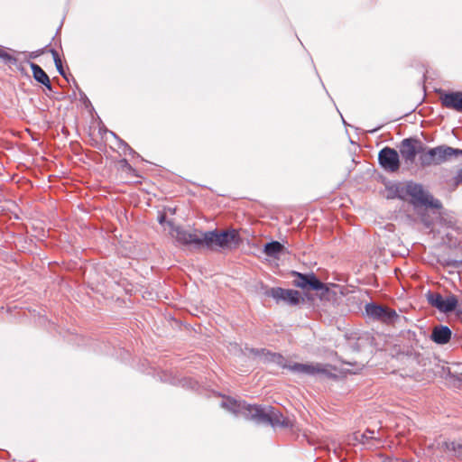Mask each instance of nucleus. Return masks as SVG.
Returning <instances> with one entry per match:
<instances>
[{"label":"nucleus","mask_w":462,"mask_h":462,"mask_svg":"<svg viewBox=\"0 0 462 462\" xmlns=\"http://www.w3.org/2000/svg\"><path fill=\"white\" fill-rule=\"evenodd\" d=\"M234 412H241L246 419L257 424L271 425L272 427L292 428V421L284 417L281 411L273 406L250 405L245 402L229 401L223 402Z\"/></svg>","instance_id":"1"},{"label":"nucleus","mask_w":462,"mask_h":462,"mask_svg":"<svg viewBox=\"0 0 462 462\" xmlns=\"http://www.w3.org/2000/svg\"><path fill=\"white\" fill-rule=\"evenodd\" d=\"M460 155H462L461 149L443 144L428 149L423 154L420 155V162L422 167H430L431 165H440L450 161L453 157Z\"/></svg>","instance_id":"2"},{"label":"nucleus","mask_w":462,"mask_h":462,"mask_svg":"<svg viewBox=\"0 0 462 462\" xmlns=\"http://www.w3.org/2000/svg\"><path fill=\"white\" fill-rule=\"evenodd\" d=\"M239 242L240 237L236 229H227L221 232L216 229L204 233V245L207 249L227 248L231 247L232 245H237Z\"/></svg>","instance_id":"3"},{"label":"nucleus","mask_w":462,"mask_h":462,"mask_svg":"<svg viewBox=\"0 0 462 462\" xmlns=\"http://www.w3.org/2000/svg\"><path fill=\"white\" fill-rule=\"evenodd\" d=\"M172 236L181 245L190 246L194 249H201L205 247L204 245V233L195 230L189 232L182 227L177 226L173 228Z\"/></svg>","instance_id":"4"},{"label":"nucleus","mask_w":462,"mask_h":462,"mask_svg":"<svg viewBox=\"0 0 462 462\" xmlns=\"http://www.w3.org/2000/svg\"><path fill=\"white\" fill-rule=\"evenodd\" d=\"M425 150L423 143L415 137L403 139L399 146L400 154L407 164H413L417 154H423Z\"/></svg>","instance_id":"5"},{"label":"nucleus","mask_w":462,"mask_h":462,"mask_svg":"<svg viewBox=\"0 0 462 462\" xmlns=\"http://www.w3.org/2000/svg\"><path fill=\"white\" fill-rule=\"evenodd\" d=\"M295 279L293 283L296 287L303 290H313L320 292V297L323 298L328 292V286L319 281L314 273H300L293 272Z\"/></svg>","instance_id":"6"},{"label":"nucleus","mask_w":462,"mask_h":462,"mask_svg":"<svg viewBox=\"0 0 462 462\" xmlns=\"http://www.w3.org/2000/svg\"><path fill=\"white\" fill-rule=\"evenodd\" d=\"M408 194L415 200L416 203L433 208H440L441 203L439 199H434L430 194L426 192L420 184H411L407 188Z\"/></svg>","instance_id":"7"},{"label":"nucleus","mask_w":462,"mask_h":462,"mask_svg":"<svg viewBox=\"0 0 462 462\" xmlns=\"http://www.w3.org/2000/svg\"><path fill=\"white\" fill-rule=\"evenodd\" d=\"M365 313L369 318L374 320L388 324L393 323L395 319L399 318L395 310L374 303L366 304Z\"/></svg>","instance_id":"8"},{"label":"nucleus","mask_w":462,"mask_h":462,"mask_svg":"<svg viewBox=\"0 0 462 462\" xmlns=\"http://www.w3.org/2000/svg\"><path fill=\"white\" fill-rule=\"evenodd\" d=\"M378 161L386 171L395 172L400 168V158L397 151L391 147L383 148L378 154Z\"/></svg>","instance_id":"9"},{"label":"nucleus","mask_w":462,"mask_h":462,"mask_svg":"<svg viewBox=\"0 0 462 462\" xmlns=\"http://www.w3.org/2000/svg\"><path fill=\"white\" fill-rule=\"evenodd\" d=\"M328 365L320 363H311V364H300V363H293L290 364L287 362V366L285 368L296 374H302L308 375H316V374H329L328 371Z\"/></svg>","instance_id":"10"},{"label":"nucleus","mask_w":462,"mask_h":462,"mask_svg":"<svg viewBox=\"0 0 462 462\" xmlns=\"http://www.w3.org/2000/svg\"><path fill=\"white\" fill-rule=\"evenodd\" d=\"M266 295L273 298L277 302L284 301L291 306L298 305L300 301V293L295 290L272 288L266 291Z\"/></svg>","instance_id":"11"},{"label":"nucleus","mask_w":462,"mask_h":462,"mask_svg":"<svg viewBox=\"0 0 462 462\" xmlns=\"http://www.w3.org/2000/svg\"><path fill=\"white\" fill-rule=\"evenodd\" d=\"M440 102L444 107L462 113V91L445 93L440 97Z\"/></svg>","instance_id":"12"},{"label":"nucleus","mask_w":462,"mask_h":462,"mask_svg":"<svg viewBox=\"0 0 462 462\" xmlns=\"http://www.w3.org/2000/svg\"><path fill=\"white\" fill-rule=\"evenodd\" d=\"M438 448L450 457L462 459V442L443 440L438 443Z\"/></svg>","instance_id":"13"},{"label":"nucleus","mask_w":462,"mask_h":462,"mask_svg":"<svg viewBox=\"0 0 462 462\" xmlns=\"http://www.w3.org/2000/svg\"><path fill=\"white\" fill-rule=\"evenodd\" d=\"M452 331L445 325H437L433 327L430 339L438 345H445L451 339Z\"/></svg>","instance_id":"14"},{"label":"nucleus","mask_w":462,"mask_h":462,"mask_svg":"<svg viewBox=\"0 0 462 462\" xmlns=\"http://www.w3.org/2000/svg\"><path fill=\"white\" fill-rule=\"evenodd\" d=\"M251 352L255 356H262L264 362L274 363L279 366L285 368L287 366V360L278 353H273L264 348L252 349Z\"/></svg>","instance_id":"15"},{"label":"nucleus","mask_w":462,"mask_h":462,"mask_svg":"<svg viewBox=\"0 0 462 462\" xmlns=\"http://www.w3.org/2000/svg\"><path fill=\"white\" fill-rule=\"evenodd\" d=\"M30 67L32 71V76L34 79L45 86L49 90L52 89L51 83L50 81L49 76L46 74V72L37 64L31 63Z\"/></svg>","instance_id":"16"},{"label":"nucleus","mask_w":462,"mask_h":462,"mask_svg":"<svg viewBox=\"0 0 462 462\" xmlns=\"http://www.w3.org/2000/svg\"><path fill=\"white\" fill-rule=\"evenodd\" d=\"M283 250L284 246L280 242L272 241L264 245L263 253L272 258H279Z\"/></svg>","instance_id":"17"},{"label":"nucleus","mask_w":462,"mask_h":462,"mask_svg":"<svg viewBox=\"0 0 462 462\" xmlns=\"http://www.w3.org/2000/svg\"><path fill=\"white\" fill-rule=\"evenodd\" d=\"M457 304V298L454 294H450L447 298H444L439 310L443 313H449L456 310Z\"/></svg>","instance_id":"18"},{"label":"nucleus","mask_w":462,"mask_h":462,"mask_svg":"<svg viewBox=\"0 0 462 462\" xmlns=\"http://www.w3.org/2000/svg\"><path fill=\"white\" fill-rule=\"evenodd\" d=\"M426 298L429 304L436 308L437 310H439L444 300L443 296L440 293L432 291H428V293L426 294Z\"/></svg>","instance_id":"19"},{"label":"nucleus","mask_w":462,"mask_h":462,"mask_svg":"<svg viewBox=\"0 0 462 462\" xmlns=\"http://www.w3.org/2000/svg\"><path fill=\"white\" fill-rule=\"evenodd\" d=\"M374 430H366L364 433L356 434V439L360 441L361 443L365 444L369 439H374Z\"/></svg>","instance_id":"20"},{"label":"nucleus","mask_w":462,"mask_h":462,"mask_svg":"<svg viewBox=\"0 0 462 462\" xmlns=\"http://www.w3.org/2000/svg\"><path fill=\"white\" fill-rule=\"evenodd\" d=\"M0 59H2L5 63L15 61V59L10 55L8 52L5 51L3 47L0 46Z\"/></svg>","instance_id":"21"},{"label":"nucleus","mask_w":462,"mask_h":462,"mask_svg":"<svg viewBox=\"0 0 462 462\" xmlns=\"http://www.w3.org/2000/svg\"><path fill=\"white\" fill-rule=\"evenodd\" d=\"M347 346L353 352H359L361 349L358 340H356V341L348 340Z\"/></svg>","instance_id":"22"},{"label":"nucleus","mask_w":462,"mask_h":462,"mask_svg":"<svg viewBox=\"0 0 462 462\" xmlns=\"http://www.w3.org/2000/svg\"><path fill=\"white\" fill-rule=\"evenodd\" d=\"M455 185H462V168L457 171L453 178Z\"/></svg>","instance_id":"23"},{"label":"nucleus","mask_w":462,"mask_h":462,"mask_svg":"<svg viewBox=\"0 0 462 462\" xmlns=\"http://www.w3.org/2000/svg\"><path fill=\"white\" fill-rule=\"evenodd\" d=\"M55 66H56V69L58 70V72L63 76L64 78H66L65 76V72H64V69H63V66H62V61H61V59L56 60L55 62Z\"/></svg>","instance_id":"24"},{"label":"nucleus","mask_w":462,"mask_h":462,"mask_svg":"<svg viewBox=\"0 0 462 462\" xmlns=\"http://www.w3.org/2000/svg\"><path fill=\"white\" fill-rule=\"evenodd\" d=\"M50 52H51V55H52V58H53L54 62H55L56 60H60V55H59V53H58V51H57L56 50H54V49H51V50H50Z\"/></svg>","instance_id":"25"},{"label":"nucleus","mask_w":462,"mask_h":462,"mask_svg":"<svg viewBox=\"0 0 462 462\" xmlns=\"http://www.w3.org/2000/svg\"><path fill=\"white\" fill-rule=\"evenodd\" d=\"M447 265H451V266L456 267V266H457V261H450V262H448V263H447Z\"/></svg>","instance_id":"26"},{"label":"nucleus","mask_w":462,"mask_h":462,"mask_svg":"<svg viewBox=\"0 0 462 462\" xmlns=\"http://www.w3.org/2000/svg\"><path fill=\"white\" fill-rule=\"evenodd\" d=\"M165 218H166L165 215H162V216H160V217H159V222H160L161 224H162V223H163V222L165 221Z\"/></svg>","instance_id":"27"},{"label":"nucleus","mask_w":462,"mask_h":462,"mask_svg":"<svg viewBox=\"0 0 462 462\" xmlns=\"http://www.w3.org/2000/svg\"><path fill=\"white\" fill-rule=\"evenodd\" d=\"M121 143L128 149L130 150L131 152L133 151V149L126 143H125L124 141L121 140Z\"/></svg>","instance_id":"28"},{"label":"nucleus","mask_w":462,"mask_h":462,"mask_svg":"<svg viewBox=\"0 0 462 462\" xmlns=\"http://www.w3.org/2000/svg\"><path fill=\"white\" fill-rule=\"evenodd\" d=\"M457 314H459V315L462 314V310H460V309L457 310Z\"/></svg>","instance_id":"29"}]
</instances>
